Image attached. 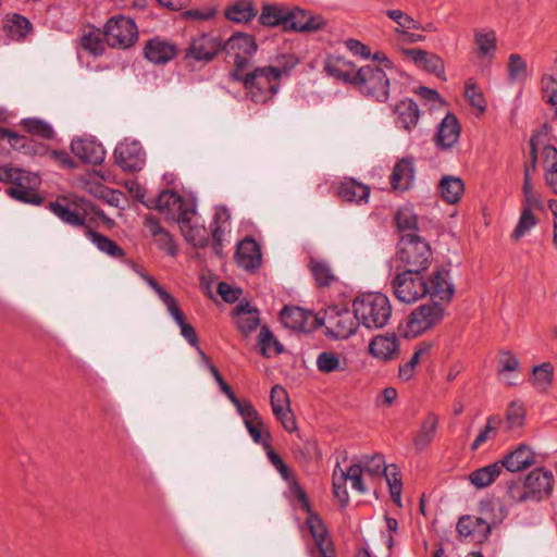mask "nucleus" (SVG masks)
Instances as JSON below:
<instances>
[{
	"mask_svg": "<svg viewBox=\"0 0 557 557\" xmlns=\"http://www.w3.org/2000/svg\"><path fill=\"white\" fill-rule=\"evenodd\" d=\"M392 287L396 299L404 304H413L425 296L449 301L455 294L450 271L445 268L434 271L430 280L424 272L403 270L393 278Z\"/></svg>",
	"mask_w": 557,
	"mask_h": 557,
	"instance_id": "f257e3e1",
	"label": "nucleus"
},
{
	"mask_svg": "<svg viewBox=\"0 0 557 557\" xmlns=\"http://www.w3.org/2000/svg\"><path fill=\"white\" fill-rule=\"evenodd\" d=\"M296 65L292 55H283L277 64L256 67L253 71H234L232 77L240 82L248 99L258 104L270 101L281 87V78Z\"/></svg>",
	"mask_w": 557,
	"mask_h": 557,
	"instance_id": "f03ea898",
	"label": "nucleus"
},
{
	"mask_svg": "<svg viewBox=\"0 0 557 557\" xmlns=\"http://www.w3.org/2000/svg\"><path fill=\"white\" fill-rule=\"evenodd\" d=\"M355 318L368 330L384 327L392 315V306L386 295L374 292L358 296L352 302Z\"/></svg>",
	"mask_w": 557,
	"mask_h": 557,
	"instance_id": "7ed1b4c3",
	"label": "nucleus"
},
{
	"mask_svg": "<svg viewBox=\"0 0 557 557\" xmlns=\"http://www.w3.org/2000/svg\"><path fill=\"white\" fill-rule=\"evenodd\" d=\"M364 97L385 102L389 96V77L377 64H367L355 73L352 84Z\"/></svg>",
	"mask_w": 557,
	"mask_h": 557,
	"instance_id": "20e7f679",
	"label": "nucleus"
},
{
	"mask_svg": "<svg viewBox=\"0 0 557 557\" xmlns=\"http://www.w3.org/2000/svg\"><path fill=\"white\" fill-rule=\"evenodd\" d=\"M430 245L416 234H406L399 242L397 259L404 270L426 272L432 262Z\"/></svg>",
	"mask_w": 557,
	"mask_h": 557,
	"instance_id": "39448f33",
	"label": "nucleus"
},
{
	"mask_svg": "<svg viewBox=\"0 0 557 557\" xmlns=\"http://www.w3.org/2000/svg\"><path fill=\"white\" fill-rule=\"evenodd\" d=\"M103 38L111 48L128 49L138 40V28L131 17L112 16L103 26Z\"/></svg>",
	"mask_w": 557,
	"mask_h": 557,
	"instance_id": "423d86ee",
	"label": "nucleus"
},
{
	"mask_svg": "<svg viewBox=\"0 0 557 557\" xmlns=\"http://www.w3.org/2000/svg\"><path fill=\"white\" fill-rule=\"evenodd\" d=\"M156 209L168 219L176 221L178 224L187 219H193L196 214V203L191 199H186L173 190H162L157 200Z\"/></svg>",
	"mask_w": 557,
	"mask_h": 557,
	"instance_id": "0eeeda50",
	"label": "nucleus"
},
{
	"mask_svg": "<svg viewBox=\"0 0 557 557\" xmlns=\"http://www.w3.org/2000/svg\"><path fill=\"white\" fill-rule=\"evenodd\" d=\"M443 318L444 308L437 301L421 305L408 317L407 333L418 336L437 325Z\"/></svg>",
	"mask_w": 557,
	"mask_h": 557,
	"instance_id": "6e6552de",
	"label": "nucleus"
},
{
	"mask_svg": "<svg viewBox=\"0 0 557 557\" xmlns=\"http://www.w3.org/2000/svg\"><path fill=\"white\" fill-rule=\"evenodd\" d=\"M114 162L125 172L140 171L146 162V153L138 140L124 139L113 151Z\"/></svg>",
	"mask_w": 557,
	"mask_h": 557,
	"instance_id": "1a4fd4ad",
	"label": "nucleus"
},
{
	"mask_svg": "<svg viewBox=\"0 0 557 557\" xmlns=\"http://www.w3.org/2000/svg\"><path fill=\"white\" fill-rule=\"evenodd\" d=\"M224 49L234 57V71H245L249 58L257 51V44L253 36L237 33L228 38Z\"/></svg>",
	"mask_w": 557,
	"mask_h": 557,
	"instance_id": "9d476101",
	"label": "nucleus"
},
{
	"mask_svg": "<svg viewBox=\"0 0 557 557\" xmlns=\"http://www.w3.org/2000/svg\"><path fill=\"white\" fill-rule=\"evenodd\" d=\"M524 482L531 496V502L539 503L552 495L555 478L550 470L535 468L527 474Z\"/></svg>",
	"mask_w": 557,
	"mask_h": 557,
	"instance_id": "9b49d317",
	"label": "nucleus"
},
{
	"mask_svg": "<svg viewBox=\"0 0 557 557\" xmlns=\"http://www.w3.org/2000/svg\"><path fill=\"white\" fill-rule=\"evenodd\" d=\"M264 448L267 449V456L269 461L281 474V476L288 483L289 492L299 500L301 509L306 511L308 515H310V512H313L310 508V504L305 490L300 486V484L295 478L290 476L289 469L285 465L281 456L271 448V445L269 443H264Z\"/></svg>",
	"mask_w": 557,
	"mask_h": 557,
	"instance_id": "f8f14e48",
	"label": "nucleus"
},
{
	"mask_svg": "<svg viewBox=\"0 0 557 557\" xmlns=\"http://www.w3.org/2000/svg\"><path fill=\"white\" fill-rule=\"evenodd\" d=\"M360 324L355 318V311L349 310H331L326 317V327L329 335L336 339H345L350 337L357 331Z\"/></svg>",
	"mask_w": 557,
	"mask_h": 557,
	"instance_id": "ddd939ff",
	"label": "nucleus"
},
{
	"mask_svg": "<svg viewBox=\"0 0 557 557\" xmlns=\"http://www.w3.org/2000/svg\"><path fill=\"white\" fill-rule=\"evenodd\" d=\"M144 57L156 65H164L177 54V47L169 39L156 36L145 42Z\"/></svg>",
	"mask_w": 557,
	"mask_h": 557,
	"instance_id": "4468645a",
	"label": "nucleus"
},
{
	"mask_svg": "<svg viewBox=\"0 0 557 557\" xmlns=\"http://www.w3.org/2000/svg\"><path fill=\"white\" fill-rule=\"evenodd\" d=\"M325 21L320 15H311L307 11L294 8L286 11L285 30L314 32L323 27Z\"/></svg>",
	"mask_w": 557,
	"mask_h": 557,
	"instance_id": "2eb2a0df",
	"label": "nucleus"
},
{
	"mask_svg": "<svg viewBox=\"0 0 557 557\" xmlns=\"http://www.w3.org/2000/svg\"><path fill=\"white\" fill-rule=\"evenodd\" d=\"M72 152L83 162L99 165L104 161L106 150L94 138H77L71 143Z\"/></svg>",
	"mask_w": 557,
	"mask_h": 557,
	"instance_id": "dca6fc26",
	"label": "nucleus"
},
{
	"mask_svg": "<svg viewBox=\"0 0 557 557\" xmlns=\"http://www.w3.org/2000/svg\"><path fill=\"white\" fill-rule=\"evenodd\" d=\"M457 530L461 537L473 543H483L491 534L487 522L483 521L480 516L461 517L457 523Z\"/></svg>",
	"mask_w": 557,
	"mask_h": 557,
	"instance_id": "f3484780",
	"label": "nucleus"
},
{
	"mask_svg": "<svg viewBox=\"0 0 557 557\" xmlns=\"http://www.w3.org/2000/svg\"><path fill=\"white\" fill-rule=\"evenodd\" d=\"M306 523L314 540L320 557H334V546L329 539V532L321 518L317 513L310 512L306 519Z\"/></svg>",
	"mask_w": 557,
	"mask_h": 557,
	"instance_id": "a211bd4d",
	"label": "nucleus"
},
{
	"mask_svg": "<svg viewBox=\"0 0 557 557\" xmlns=\"http://www.w3.org/2000/svg\"><path fill=\"white\" fill-rule=\"evenodd\" d=\"M235 260L238 267L246 271H255L261 264V250L258 243L247 237L242 240L235 252Z\"/></svg>",
	"mask_w": 557,
	"mask_h": 557,
	"instance_id": "6ab92c4d",
	"label": "nucleus"
},
{
	"mask_svg": "<svg viewBox=\"0 0 557 557\" xmlns=\"http://www.w3.org/2000/svg\"><path fill=\"white\" fill-rule=\"evenodd\" d=\"M221 49L220 41L207 34L195 38L186 51V58L196 61H211Z\"/></svg>",
	"mask_w": 557,
	"mask_h": 557,
	"instance_id": "aec40b11",
	"label": "nucleus"
},
{
	"mask_svg": "<svg viewBox=\"0 0 557 557\" xmlns=\"http://www.w3.org/2000/svg\"><path fill=\"white\" fill-rule=\"evenodd\" d=\"M414 161L412 157H405L394 165L391 175V185L394 190L406 191L414 182Z\"/></svg>",
	"mask_w": 557,
	"mask_h": 557,
	"instance_id": "412c9836",
	"label": "nucleus"
},
{
	"mask_svg": "<svg viewBox=\"0 0 557 557\" xmlns=\"http://www.w3.org/2000/svg\"><path fill=\"white\" fill-rule=\"evenodd\" d=\"M460 137V124L453 113H447L438 124L435 144L441 149H449Z\"/></svg>",
	"mask_w": 557,
	"mask_h": 557,
	"instance_id": "4be33fe9",
	"label": "nucleus"
},
{
	"mask_svg": "<svg viewBox=\"0 0 557 557\" xmlns=\"http://www.w3.org/2000/svg\"><path fill=\"white\" fill-rule=\"evenodd\" d=\"M498 462L502 465V470L506 468L509 472L522 471L534 463V451L528 445L519 444Z\"/></svg>",
	"mask_w": 557,
	"mask_h": 557,
	"instance_id": "5701e85b",
	"label": "nucleus"
},
{
	"mask_svg": "<svg viewBox=\"0 0 557 557\" xmlns=\"http://www.w3.org/2000/svg\"><path fill=\"white\" fill-rule=\"evenodd\" d=\"M370 186L362 184L355 178H345L341 182L337 195L345 202H355L357 205L367 203L370 197Z\"/></svg>",
	"mask_w": 557,
	"mask_h": 557,
	"instance_id": "b1692460",
	"label": "nucleus"
},
{
	"mask_svg": "<svg viewBox=\"0 0 557 557\" xmlns=\"http://www.w3.org/2000/svg\"><path fill=\"white\" fill-rule=\"evenodd\" d=\"M386 15L394 21L398 27L396 28V33H398L403 40L406 42H417L423 39V36L409 33V29L421 30L423 29L421 24L413 20L410 15L406 14L401 10H387Z\"/></svg>",
	"mask_w": 557,
	"mask_h": 557,
	"instance_id": "393cba45",
	"label": "nucleus"
},
{
	"mask_svg": "<svg viewBox=\"0 0 557 557\" xmlns=\"http://www.w3.org/2000/svg\"><path fill=\"white\" fill-rule=\"evenodd\" d=\"M239 332L244 335L252 333L260 324L259 311L249 302L240 301L233 310Z\"/></svg>",
	"mask_w": 557,
	"mask_h": 557,
	"instance_id": "a878e982",
	"label": "nucleus"
},
{
	"mask_svg": "<svg viewBox=\"0 0 557 557\" xmlns=\"http://www.w3.org/2000/svg\"><path fill=\"white\" fill-rule=\"evenodd\" d=\"M399 349V339L395 334L377 335L369 344L370 354L381 360L393 359Z\"/></svg>",
	"mask_w": 557,
	"mask_h": 557,
	"instance_id": "bb28decb",
	"label": "nucleus"
},
{
	"mask_svg": "<svg viewBox=\"0 0 557 557\" xmlns=\"http://www.w3.org/2000/svg\"><path fill=\"white\" fill-rule=\"evenodd\" d=\"M0 181L12 184L11 187L38 186L39 176L12 165L0 166Z\"/></svg>",
	"mask_w": 557,
	"mask_h": 557,
	"instance_id": "cd10ccee",
	"label": "nucleus"
},
{
	"mask_svg": "<svg viewBox=\"0 0 557 557\" xmlns=\"http://www.w3.org/2000/svg\"><path fill=\"white\" fill-rule=\"evenodd\" d=\"M312 319V313L296 306H285L281 311L282 323L296 331H309V321Z\"/></svg>",
	"mask_w": 557,
	"mask_h": 557,
	"instance_id": "c85d7f7f",
	"label": "nucleus"
},
{
	"mask_svg": "<svg viewBox=\"0 0 557 557\" xmlns=\"http://www.w3.org/2000/svg\"><path fill=\"white\" fill-rule=\"evenodd\" d=\"M324 71L329 76L351 85L354 84L355 73L357 72L352 63L342 57L326 58Z\"/></svg>",
	"mask_w": 557,
	"mask_h": 557,
	"instance_id": "c756f323",
	"label": "nucleus"
},
{
	"mask_svg": "<svg viewBox=\"0 0 557 557\" xmlns=\"http://www.w3.org/2000/svg\"><path fill=\"white\" fill-rule=\"evenodd\" d=\"M86 237L97 247L98 250L113 259L123 260L125 251L108 236L86 227Z\"/></svg>",
	"mask_w": 557,
	"mask_h": 557,
	"instance_id": "7c9ffc66",
	"label": "nucleus"
},
{
	"mask_svg": "<svg viewBox=\"0 0 557 557\" xmlns=\"http://www.w3.org/2000/svg\"><path fill=\"white\" fill-rule=\"evenodd\" d=\"M437 425L438 417L434 412H429L413 438V444L418 450H423L433 442L436 436Z\"/></svg>",
	"mask_w": 557,
	"mask_h": 557,
	"instance_id": "2f4dec72",
	"label": "nucleus"
},
{
	"mask_svg": "<svg viewBox=\"0 0 557 557\" xmlns=\"http://www.w3.org/2000/svg\"><path fill=\"white\" fill-rule=\"evenodd\" d=\"M502 471L500 462L496 461L473 470L468 478L474 487L482 490L494 483L495 480L500 475Z\"/></svg>",
	"mask_w": 557,
	"mask_h": 557,
	"instance_id": "473e14b6",
	"label": "nucleus"
},
{
	"mask_svg": "<svg viewBox=\"0 0 557 557\" xmlns=\"http://www.w3.org/2000/svg\"><path fill=\"white\" fill-rule=\"evenodd\" d=\"M396 113L399 125L406 131H411L420 116L418 104L411 99L401 100L396 106Z\"/></svg>",
	"mask_w": 557,
	"mask_h": 557,
	"instance_id": "72a5a7b5",
	"label": "nucleus"
},
{
	"mask_svg": "<svg viewBox=\"0 0 557 557\" xmlns=\"http://www.w3.org/2000/svg\"><path fill=\"white\" fill-rule=\"evenodd\" d=\"M432 346L433 344L431 342H422L416 346L414 351L409 361L399 366L398 377L401 381L407 382L413 377L418 363L420 362L423 356L429 355V352L432 349Z\"/></svg>",
	"mask_w": 557,
	"mask_h": 557,
	"instance_id": "f704fd0d",
	"label": "nucleus"
},
{
	"mask_svg": "<svg viewBox=\"0 0 557 557\" xmlns=\"http://www.w3.org/2000/svg\"><path fill=\"white\" fill-rule=\"evenodd\" d=\"M49 208L62 222L72 226H85L86 214L73 209L70 205L54 201L49 203Z\"/></svg>",
	"mask_w": 557,
	"mask_h": 557,
	"instance_id": "c9c22d12",
	"label": "nucleus"
},
{
	"mask_svg": "<svg viewBox=\"0 0 557 557\" xmlns=\"http://www.w3.org/2000/svg\"><path fill=\"white\" fill-rule=\"evenodd\" d=\"M438 186L444 200L450 205L457 203L465 191L463 182L457 176H443Z\"/></svg>",
	"mask_w": 557,
	"mask_h": 557,
	"instance_id": "e433bc0d",
	"label": "nucleus"
},
{
	"mask_svg": "<svg viewBox=\"0 0 557 557\" xmlns=\"http://www.w3.org/2000/svg\"><path fill=\"white\" fill-rule=\"evenodd\" d=\"M257 15V10L250 0H237L226 8L225 16L236 23H246Z\"/></svg>",
	"mask_w": 557,
	"mask_h": 557,
	"instance_id": "4c0bfd02",
	"label": "nucleus"
},
{
	"mask_svg": "<svg viewBox=\"0 0 557 557\" xmlns=\"http://www.w3.org/2000/svg\"><path fill=\"white\" fill-rule=\"evenodd\" d=\"M479 513L480 518L483 521L487 522V525L490 527L491 531L492 528L500 523L507 515L503 504L495 500L481 502L479 507Z\"/></svg>",
	"mask_w": 557,
	"mask_h": 557,
	"instance_id": "58836bf2",
	"label": "nucleus"
},
{
	"mask_svg": "<svg viewBox=\"0 0 557 557\" xmlns=\"http://www.w3.org/2000/svg\"><path fill=\"white\" fill-rule=\"evenodd\" d=\"M315 364L321 373H332L335 371H345L347 361L341 355L334 351H322L318 355Z\"/></svg>",
	"mask_w": 557,
	"mask_h": 557,
	"instance_id": "ea45409f",
	"label": "nucleus"
},
{
	"mask_svg": "<svg viewBox=\"0 0 557 557\" xmlns=\"http://www.w3.org/2000/svg\"><path fill=\"white\" fill-rule=\"evenodd\" d=\"M193 219L180 223L185 239L195 247L203 248L209 244V235L205 226L191 224Z\"/></svg>",
	"mask_w": 557,
	"mask_h": 557,
	"instance_id": "a19ab883",
	"label": "nucleus"
},
{
	"mask_svg": "<svg viewBox=\"0 0 557 557\" xmlns=\"http://www.w3.org/2000/svg\"><path fill=\"white\" fill-rule=\"evenodd\" d=\"M32 28L29 20L20 14H13L4 25L8 37L16 41L23 40Z\"/></svg>",
	"mask_w": 557,
	"mask_h": 557,
	"instance_id": "79ce46f5",
	"label": "nucleus"
},
{
	"mask_svg": "<svg viewBox=\"0 0 557 557\" xmlns=\"http://www.w3.org/2000/svg\"><path fill=\"white\" fill-rule=\"evenodd\" d=\"M286 11L287 8L276 4H263L259 22L264 26H282L285 30Z\"/></svg>",
	"mask_w": 557,
	"mask_h": 557,
	"instance_id": "37998d69",
	"label": "nucleus"
},
{
	"mask_svg": "<svg viewBox=\"0 0 557 557\" xmlns=\"http://www.w3.org/2000/svg\"><path fill=\"white\" fill-rule=\"evenodd\" d=\"M554 379V367L549 362H543L532 369L531 383L539 392H546Z\"/></svg>",
	"mask_w": 557,
	"mask_h": 557,
	"instance_id": "c03bdc74",
	"label": "nucleus"
},
{
	"mask_svg": "<svg viewBox=\"0 0 557 557\" xmlns=\"http://www.w3.org/2000/svg\"><path fill=\"white\" fill-rule=\"evenodd\" d=\"M309 269L315 283L320 287L330 286L336 281V276L326 261L311 259L309 262Z\"/></svg>",
	"mask_w": 557,
	"mask_h": 557,
	"instance_id": "a18cd8bd",
	"label": "nucleus"
},
{
	"mask_svg": "<svg viewBox=\"0 0 557 557\" xmlns=\"http://www.w3.org/2000/svg\"><path fill=\"white\" fill-rule=\"evenodd\" d=\"M169 313L181 329V335L194 348H198L199 341L196 331L193 325L186 322L184 313L178 308L177 304L171 307Z\"/></svg>",
	"mask_w": 557,
	"mask_h": 557,
	"instance_id": "49530a36",
	"label": "nucleus"
},
{
	"mask_svg": "<svg viewBox=\"0 0 557 557\" xmlns=\"http://www.w3.org/2000/svg\"><path fill=\"white\" fill-rule=\"evenodd\" d=\"M230 219L231 214L225 207L216 208L210 228L212 238L216 242L218 246H220V243L230 226Z\"/></svg>",
	"mask_w": 557,
	"mask_h": 557,
	"instance_id": "de8ad7c7",
	"label": "nucleus"
},
{
	"mask_svg": "<svg viewBox=\"0 0 557 557\" xmlns=\"http://www.w3.org/2000/svg\"><path fill=\"white\" fill-rule=\"evenodd\" d=\"M474 41L481 55L493 58L496 50V34L492 29H476Z\"/></svg>",
	"mask_w": 557,
	"mask_h": 557,
	"instance_id": "09e8293b",
	"label": "nucleus"
},
{
	"mask_svg": "<svg viewBox=\"0 0 557 557\" xmlns=\"http://www.w3.org/2000/svg\"><path fill=\"white\" fill-rule=\"evenodd\" d=\"M258 343L261 348V354L268 358L283 351L282 344L275 338L268 326L261 327Z\"/></svg>",
	"mask_w": 557,
	"mask_h": 557,
	"instance_id": "8fccbe9b",
	"label": "nucleus"
},
{
	"mask_svg": "<svg viewBox=\"0 0 557 557\" xmlns=\"http://www.w3.org/2000/svg\"><path fill=\"white\" fill-rule=\"evenodd\" d=\"M22 126L27 133L44 139H52L54 136L52 126L48 122L37 117L24 119Z\"/></svg>",
	"mask_w": 557,
	"mask_h": 557,
	"instance_id": "3c124183",
	"label": "nucleus"
},
{
	"mask_svg": "<svg viewBox=\"0 0 557 557\" xmlns=\"http://www.w3.org/2000/svg\"><path fill=\"white\" fill-rule=\"evenodd\" d=\"M346 482L344 470L337 463L333 470V494L342 506H346L349 502Z\"/></svg>",
	"mask_w": 557,
	"mask_h": 557,
	"instance_id": "603ef678",
	"label": "nucleus"
},
{
	"mask_svg": "<svg viewBox=\"0 0 557 557\" xmlns=\"http://www.w3.org/2000/svg\"><path fill=\"white\" fill-rule=\"evenodd\" d=\"M465 97L471 107L478 109L481 113L485 111L486 100L484 95L471 78L465 84Z\"/></svg>",
	"mask_w": 557,
	"mask_h": 557,
	"instance_id": "864d4df0",
	"label": "nucleus"
},
{
	"mask_svg": "<svg viewBox=\"0 0 557 557\" xmlns=\"http://www.w3.org/2000/svg\"><path fill=\"white\" fill-rule=\"evenodd\" d=\"M37 186H22V187H9L8 194L22 202L30 203V205H40L42 202V198L36 191Z\"/></svg>",
	"mask_w": 557,
	"mask_h": 557,
	"instance_id": "5fc2aeb1",
	"label": "nucleus"
},
{
	"mask_svg": "<svg viewBox=\"0 0 557 557\" xmlns=\"http://www.w3.org/2000/svg\"><path fill=\"white\" fill-rule=\"evenodd\" d=\"M537 224L535 215L529 209H522L519 221L511 234L512 239L517 240L524 236L531 228Z\"/></svg>",
	"mask_w": 557,
	"mask_h": 557,
	"instance_id": "6e6d98bb",
	"label": "nucleus"
},
{
	"mask_svg": "<svg viewBox=\"0 0 557 557\" xmlns=\"http://www.w3.org/2000/svg\"><path fill=\"white\" fill-rule=\"evenodd\" d=\"M527 63L521 55L512 53L508 59V76L511 82L524 79L527 77Z\"/></svg>",
	"mask_w": 557,
	"mask_h": 557,
	"instance_id": "4d7b16f0",
	"label": "nucleus"
},
{
	"mask_svg": "<svg viewBox=\"0 0 557 557\" xmlns=\"http://www.w3.org/2000/svg\"><path fill=\"white\" fill-rule=\"evenodd\" d=\"M507 497L512 503H525L531 502V496L528 493L525 482L510 481L507 484Z\"/></svg>",
	"mask_w": 557,
	"mask_h": 557,
	"instance_id": "13d9d810",
	"label": "nucleus"
},
{
	"mask_svg": "<svg viewBox=\"0 0 557 557\" xmlns=\"http://www.w3.org/2000/svg\"><path fill=\"white\" fill-rule=\"evenodd\" d=\"M362 474L363 467L361 463L351 465L346 471H344L346 481L349 480L351 487L359 494H364L367 492V487L362 480Z\"/></svg>",
	"mask_w": 557,
	"mask_h": 557,
	"instance_id": "bf43d9fd",
	"label": "nucleus"
},
{
	"mask_svg": "<svg viewBox=\"0 0 557 557\" xmlns=\"http://www.w3.org/2000/svg\"><path fill=\"white\" fill-rule=\"evenodd\" d=\"M363 467V472H367L371 476H376L385 473L387 467L382 455H374L371 457H364V460L360 462Z\"/></svg>",
	"mask_w": 557,
	"mask_h": 557,
	"instance_id": "052dcab7",
	"label": "nucleus"
},
{
	"mask_svg": "<svg viewBox=\"0 0 557 557\" xmlns=\"http://www.w3.org/2000/svg\"><path fill=\"white\" fill-rule=\"evenodd\" d=\"M81 46L94 57H99L104 51L102 39L94 33L85 34L81 38Z\"/></svg>",
	"mask_w": 557,
	"mask_h": 557,
	"instance_id": "680f3d73",
	"label": "nucleus"
},
{
	"mask_svg": "<svg viewBox=\"0 0 557 557\" xmlns=\"http://www.w3.org/2000/svg\"><path fill=\"white\" fill-rule=\"evenodd\" d=\"M543 99L557 107V79L552 75H544L541 81Z\"/></svg>",
	"mask_w": 557,
	"mask_h": 557,
	"instance_id": "e2e57ef3",
	"label": "nucleus"
},
{
	"mask_svg": "<svg viewBox=\"0 0 557 557\" xmlns=\"http://www.w3.org/2000/svg\"><path fill=\"white\" fill-rule=\"evenodd\" d=\"M525 411L522 405L512 401L507 410L506 420L508 429L513 430L522 426L524 422Z\"/></svg>",
	"mask_w": 557,
	"mask_h": 557,
	"instance_id": "0e129e2a",
	"label": "nucleus"
},
{
	"mask_svg": "<svg viewBox=\"0 0 557 557\" xmlns=\"http://www.w3.org/2000/svg\"><path fill=\"white\" fill-rule=\"evenodd\" d=\"M275 418L282 423L283 428L287 432H295L297 430V423L294 413L289 407V404L284 407L272 409Z\"/></svg>",
	"mask_w": 557,
	"mask_h": 557,
	"instance_id": "69168bd1",
	"label": "nucleus"
},
{
	"mask_svg": "<svg viewBox=\"0 0 557 557\" xmlns=\"http://www.w3.org/2000/svg\"><path fill=\"white\" fill-rule=\"evenodd\" d=\"M396 225L400 231H409L416 227L417 219L408 208L399 209L395 214Z\"/></svg>",
	"mask_w": 557,
	"mask_h": 557,
	"instance_id": "338daca9",
	"label": "nucleus"
},
{
	"mask_svg": "<svg viewBox=\"0 0 557 557\" xmlns=\"http://www.w3.org/2000/svg\"><path fill=\"white\" fill-rule=\"evenodd\" d=\"M543 154L545 177L550 176L553 178V174L557 173V148L547 145L544 147Z\"/></svg>",
	"mask_w": 557,
	"mask_h": 557,
	"instance_id": "774afa93",
	"label": "nucleus"
}]
</instances>
